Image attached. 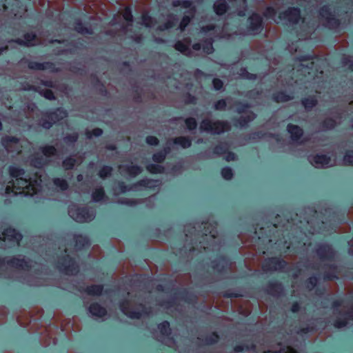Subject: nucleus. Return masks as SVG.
I'll return each instance as SVG.
<instances>
[{
  "instance_id": "1",
  "label": "nucleus",
  "mask_w": 353,
  "mask_h": 353,
  "mask_svg": "<svg viewBox=\"0 0 353 353\" xmlns=\"http://www.w3.org/2000/svg\"><path fill=\"white\" fill-rule=\"evenodd\" d=\"M39 265L32 262L26 261L24 257L12 258L8 260L0 259V276H10L9 273L13 272L17 275H21L23 281L32 286L45 285L43 279L40 276Z\"/></svg>"
},
{
  "instance_id": "2",
  "label": "nucleus",
  "mask_w": 353,
  "mask_h": 353,
  "mask_svg": "<svg viewBox=\"0 0 353 353\" xmlns=\"http://www.w3.org/2000/svg\"><path fill=\"white\" fill-rule=\"evenodd\" d=\"M9 172L12 179V192L15 194L33 196L37 194L42 188L41 176L37 173L34 178L25 176V172L16 166H10Z\"/></svg>"
},
{
  "instance_id": "3",
  "label": "nucleus",
  "mask_w": 353,
  "mask_h": 353,
  "mask_svg": "<svg viewBox=\"0 0 353 353\" xmlns=\"http://www.w3.org/2000/svg\"><path fill=\"white\" fill-rule=\"evenodd\" d=\"M212 38L208 39L207 41L203 44L201 48V43H195L192 46V48H190L191 39L186 38L183 41H179L174 45L176 50L181 52L185 56L193 57L199 55L201 52L204 54H209L213 52L214 48L212 46Z\"/></svg>"
},
{
  "instance_id": "4",
  "label": "nucleus",
  "mask_w": 353,
  "mask_h": 353,
  "mask_svg": "<svg viewBox=\"0 0 353 353\" xmlns=\"http://www.w3.org/2000/svg\"><path fill=\"white\" fill-rule=\"evenodd\" d=\"M203 231L201 236L199 243L203 250H215L219 248V239L217 236L216 224L215 223H202Z\"/></svg>"
},
{
  "instance_id": "5",
  "label": "nucleus",
  "mask_w": 353,
  "mask_h": 353,
  "mask_svg": "<svg viewBox=\"0 0 353 353\" xmlns=\"http://www.w3.org/2000/svg\"><path fill=\"white\" fill-rule=\"evenodd\" d=\"M334 314L336 315L334 326L342 328L349 324H353V307H349L344 303L336 301L333 304Z\"/></svg>"
},
{
  "instance_id": "6",
  "label": "nucleus",
  "mask_w": 353,
  "mask_h": 353,
  "mask_svg": "<svg viewBox=\"0 0 353 353\" xmlns=\"http://www.w3.org/2000/svg\"><path fill=\"white\" fill-rule=\"evenodd\" d=\"M132 15L131 10L129 8H125L123 10L122 17L120 15H118L117 17H114L112 20V26H119L120 32H123L125 34H128L129 37H131L134 41L137 43H139L141 41V35H132L129 33V27L132 26Z\"/></svg>"
},
{
  "instance_id": "7",
  "label": "nucleus",
  "mask_w": 353,
  "mask_h": 353,
  "mask_svg": "<svg viewBox=\"0 0 353 353\" xmlns=\"http://www.w3.org/2000/svg\"><path fill=\"white\" fill-rule=\"evenodd\" d=\"M276 11L272 7L266 8L264 16L268 19H273L276 23H279L285 20L290 24L296 23L301 19L300 10L295 8H289L288 10L281 14L278 18H275Z\"/></svg>"
},
{
  "instance_id": "8",
  "label": "nucleus",
  "mask_w": 353,
  "mask_h": 353,
  "mask_svg": "<svg viewBox=\"0 0 353 353\" xmlns=\"http://www.w3.org/2000/svg\"><path fill=\"white\" fill-rule=\"evenodd\" d=\"M200 130L214 134H219L230 130V124L225 121H212L209 118L204 119L200 124Z\"/></svg>"
},
{
  "instance_id": "9",
  "label": "nucleus",
  "mask_w": 353,
  "mask_h": 353,
  "mask_svg": "<svg viewBox=\"0 0 353 353\" xmlns=\"http://www.w3.org/2000/svg\"><path fill=\"white\" fill-rule=\"evenodd\" d=\"M69 216L77 222H88L95 217L94 210L87 208H79L75 204L70 205L68 209Z\"/></svg>"
},
{
  "instance_id": "10",
  "label": "nucleus",
  "mask_w": 353,
  "mask_h": 353,
  "mask_svg": "<svg viewBox=\"0 0 353 353\" xmlns=\"http://www.w3.org/2000/svg\"><path fill=\"white\" fill-rule=\"evenodd\" d=\"M1 142L6 151L12 154V156L22 152L23 148L30 147V143L27 140L19 139L11 137L3 138Z\"/></svg>"
},
{
  "instance_id": "11",
  "label": "nucleus",
  "mask_w": 353,
  "mask_h": 353,
  "mask_svg": "<svg viewBox=\"0 0 353 353\" xmlns=\"http://www.w3.org/2000/svg\"><path fill=\"white\" fill-rule=\"evenodd\" d=\"M21 239V234L14 229H4L0 233V248L6 249L19 245Z\"/></svg>"
},
{
  "instance_id": "12",
  "label": "nucleus",
  "mask_w": 353,
  "mask_h": 353,
  "mask_svg": "<svg viewBox=\"0 0 353 353\" xmlns=\"http://www.w3.org/2000/svg\"><path fill=\"white\" fill-rule=\"evenodd\" d=\"M120 308L123 314L131 319H140L150 312L142 305H132L128 301L121 303Z\"/></svg>"
},
{
  "instance_id": "13",
  "label": "nucleus",
  "mask_w": 353,
  "mask_h": 353,
  "mask_svg": "<svg viewBox=\"0 0 353 353\" xmlns=\"http://www.w3.org/2000/svg\"><path fill=\"white\" fill-rule=\"evenodd\" d=\"M161 183L158 180L145 179L139 181L130 188H128L123 183H119L118 186L115 188V191L123 193L130 190H139L142 188L152 189L159 187Z\"/></svg>"
},
{
  "instance_id": "14",
  "label": "nucleus",
  "mask_w": 353,
  "mask_h": 353,
  "mask_svg": "<svg viewBox=\"0 0 353 353\" xmlns=\"http://www.w3.org/2000/svg\"><path fill=\"white\" fill-rule=\"evenodd\" d=\"M172 5L174 7L181 6L183 8H189L187 14H185V16L183 17L179 24V29L183 31L190 23L192 19L194 17L196 13V8L194 6H192V2L190 1L176 0L173 1Z\"/></svg>"
},
{
  "instance_id": "15",
  "label": "nucleus",
  "mask_w": 353,
  "mask_h": 353,
  "mask_svg": "<svg viewBox=\"0 0 353 353\" xmlns=\"http://www.w3.org/2000/svg\"><path fill=\"white\" fill-rule=\"evenodd\" d=\"M41 150L42 154L44 156H41V157H34L31 159V163L33 166L36 168H41L48 163V159L53 157L57 153V150L54 146L46 145L41 148Z\"/></svg>"
},
{
  "instance_id": "16",
  "label": "nucleus",
  "mask_w": 353,
  "mask_h": 353,
  "mask_svg": "<svg viewBox=\"0 0 353 353\" xmlns=\"http://www.w3.org/2000/svg\"><path fill=\"white\" fill-rule=\"evenodd\" d=\"M57 268L61 272L68 275H73L79 272V266L70 258L69 254H67V258L59 260Z\"/></svg>"
},
{
  "instance_id": "17",
  "label": "nucleus",
  "mask_w": 353,
  "mask_h": 353,
  "mask_svg": "<svg viewBox=\"0 0 353 353\" xmlns=\"http://www.w3.org/2000/svg\"><path fill=\"white\" fill-rule=\"evenodd\" d=\"M320 16L323 24L329 28L335 29L339 27V21L330 8L323 6L320 10Z\"/></svg>"
},
{
  "instance_id": "18",
  "label": "nucleus",
  "mask_w": 353,
  "mask_h": 353,
  "mask_svg": "<svg viewBox=\"0 0 353 353\" xmlns=\"http://www.w3.org/2000/svg\"><path fill=\"white\" fill-rule=\"evenodd\" d=\"M288 263L278 258H272L265 261L263 265L264 272L270 271H286L288 270Z\"/></svg>"
},
{
  "instance_id": "19",
  "label": "nucleus",
  "mask_w": 353,
  "mask_h": 353,
  "mask_svg": "<svg viewBox=\"0 0 353 353\" xmlns=\"http://www.w3.org/2000/svg\"><path fill=\"white\" fill-rule=\"evenodd\" d=\"M309 161L316 168H325L334 165V161L325 154L310 157Z\"/></svg>"
},
{
  "instance_id": "20",
  "label": "nucleus",
  "mask_w": 353,
  "mask_h": 353,
  "mask_svg": "<svg viewBox=\"0 0 353 353\" xmlns=\"http://www.w3.org/2000/svg\"><path fill=\"white\" fill-rule=\"evenodd\" d=\"M298 59L300 63L296 66L297 72H301L305 77L307 74L311 75L313 73L314 61H310V58L309 57H299Z\"/></svg>"
},
{
  "instance_id": "21",
  "label": "nucleus",
  "mask_w": 353,
  "mask_h": 353,
  "mask_svg": "<svg viewBox=\"0 0 353 353\" xmlns=\"http://www.w3.org/2000/svg\"><path fill=\"white\" fill-rule=\"evenodd\" d=\"M250 25L248 27V33L250 34H256L263 30L262 18L257 14H253L250 18Z\"/></svg>"
},
{
  "instance_id": "22",
  "label": "nucleus",
  "mask_w": 353,
  "mask_h": 353,
  "mask_svg": "<svg viewBox=\"0 0 353 353\" xmlns=\"http://www.w3.org/2000/svg\"><path fill=\"white\" fill-rule=\"evenodd\" d=\"M67 115L68 114L64 110L58 108L54 112L50 114L48 117L51 121H43L41 125L43 128L49 129L53 123L59 121L60 120L65 118Z\"/></svg>"
},
{
  "instance_id": "23",
  "label": "nucleus",
  "mask_w": 353,
  "mask_h": 353,
  "mask_svg": "<svg viewBox=\"0 0 353 353\" xmlns=\"http://www.w3.org/2000/svg\"><path fill=\"white\" fill-rule=\"evenodd\" d=\"M316 254L322 261H331L334 256V252L332 248L327 244L319 245L316 249Z\"/></svg>"
},
{
  "instance_id": "24",
  "label": "nucleus",
  "mask_w": 353,
  "mask_h": 353,
  "mask_svg": "<svg viewBox=\"0 0 353 353\" xmlns=\"http://www.w3.org/2000/svg\"><path fill=\"white\" fill-rule=\"evenodd\" d=\"M119 170L122 175L135 177L142 172V168L134 165H121Z\"/></svg>"
},
{
  "instance_id": "25",
  "label": "nucleus",
  "mask_w": 353,
  "mask_h": 353,
  "mask_svg": "<svg viewBox=\"0 0 353 353\" xmlns=\"http://www.w3.org/2000/svg\"><path fill=\"white\" fill-rule=\"evenodd\" d=\"M89 313L95 319H101L104 321L107 315L105 308L101 306L98 303H92L88 308Z\"/></svg>"
},
{
  "instance_id": "26",
  "label": "nucleus",
  "mask_w": 353,
  "mask_h": 353,
  "mask_svg": "<svg viewBox=\"0 0 353 353\" xmlns=\"http://www.w3.org/2000/svg\"><path fill=\"white\" fill-rule=\"evenodd\" d=\"M246 108L247 106L245 105H243L237 108L238 112L243 113L238 121V123L241 127H245L249 122L252 121L255 118V114L252 112L245 111Z\"/></svg>"
},
{
  "instance_id": "27",
  "label": "nucleus",
  "mask_w": 353,
  "mask_h": 353,
  "mask_svg": "<svg viewBox=\"0 0 353 353\" xmlns=\"http://www.w3.org/2000/svg\"><path fill=\"white\" fill-rule=\"evenodd\" d=\"M232 267L233 265L224 257L220 258L217 262H213V268L220 272L231 270Z\"/></svg>"
},
{
  "instance_id": "28",
  "label": "nucleus",
  "mask_w": 353,
  "mask_h": 353,
  "mask_svg": "<svg viewBox=\"0 0 353 353\" xmlns=\"http://www.w3.org/2000/svg\"><path fill=\"white\" fill-rule=\"evenodd\" d=\"M341 121V116L337 114L333 117L327 118L322 123L321 129L323 130H331L334 128L337 124L340 123Z\"/></svg>"
},
{
  "instance_id": "29",
  "label": "nucleus",
  "mask_w": 353,
  "mask_h": 353,
  "mask_svg": "<svg viewBox=\"0 0 353 353\" xmlns=\"http://www.w3.org/2000/svg\"><path fill=\"white\" fill-rule=\"evenodd\" d=\"M158 330L160 335L157 336V339L162 342L164 341L165 337L170 334V323L168 321H164L158 325Z\"/></svg>"
},
{
  "instance_id": "30",
  "label": "nucleus",
  "mask_w": 353,
  "mask_h": 353,
  "mask_svg": "<svg viewBox=\"0 0 353 353\" xmlns=\"http://www.w3.org/2000/svg\"><path fill=\"white\" fill-rule=\"evenodd\" d=\"M288 131L291 134V138L294 141H298L303 135V130L295 125L289 124Z\"/></svg>"
},
{
  "instance_id": "31",
  "label": "nucleus",
  "mask_w": 353,
  "mask_h": 353,
  "mask_svg": "<svg viewBox=\"0 0 353 353\" xmlns=\"http://www.w3.org/2000/svg\"><path fill=\"white\" fill-rule=\"evenodd\" d=\"M75 241L76 250H81L90 245V240L88 237L82 235H75L74 236Z\"/></svg>"
},
{
  "instance_id": "32",
  "label": "nucleus",
  "mask_w": 353,
  "mask_h": 353,
  "mask_svg": "<svg viewBox=\"0 0 353 353\" xmlns=\"http://www.w3.org/2000/svg\"><path fill=\"white\" fill-rule=\"evenodd\" d=\"M28 66L32 70H43L52 68V64L49 62L38 63L35 61H30L28 63Z\"/></svg>"
},
{
  "instance_id": "33",
  "label": "nucleus",
  "mask_w": 353,
  "mask_h": 353,
  "mask_svg": "<svg viewBox=\"0 0 353 353\" xmlns=\"http://www.w3.org/2000/svg\"><path fill=\"white\" fill-rule=\"evenodd\" d=\"M17 42L28 46H34L37 44L36 36L32 33H27L24 35V41L18 39Z\"/></svg>"
},
{
  "instance_id": "34",
  "label": "nucleus",
  "mask_w": 353,
  "mask_h": 353,
  "mask_svg": "<svg viewBox=\"0 0 353 353\" xmlns=\"http://www.w3.org/2000/svg\"><path fill=\"white\" fill-rule=\"evenodd\" d=\"M214 9L218 15L224 14L228 9V5L225 0L216 1L214 4Z\"/></svg>"
},
{
  "instance_id": "35",
  "label": "nucleus",
  "mask_w": 353,
  "mask_h": 353,
  "mask_svg": "<svg viewBox=\"0 0 353 353\" xmlns=\"http://www.w3.org/2000/svg\"><path fill=\"white\" fill-rule=\"evenodd\" d=\"M268 293L272 296H279L283 292V287L280 283H270L268 289Z\"/></svg>"
},
{
  "instance_id": "36",
  "label": "nucleus",
  "mask_w": 353,
  "mask_h": 353,
  "mask_svg": "<svg viewBox=\"0 0 353 353\" xmlns=\"http://www.w3.org/2000/svg\"><path fill=\"white\" fill-rule=\"evenodd\" d=\"M82 161V159L80 157L77 159L70 157L63 161V167L65 170L72 169L76 164H80Z\"/></svg>"
},
{
  "instance_id": "37",
  "label": "nucleus",
  "mask_w": 353,
  "mask_h": 353,
  "mask_svg": "<svg viewBox=\"0 0 353 353\" xmlns=\"http://www.w3.org/2000/svg\"><path fill=\"white\" fill-rule=\"evenodd\" d=\"M103 291V286L101 285H92L90 286H88L85 292L88 295H92V296H98L101 294Z\"/></svg>"
},
{
  "instance_id": "38",
  "label": "nucleus",
  "mask_w": 353,
  "mask_h": 353,
  "mask_svg": "<svg viewBox=\"0 0 353 353\" xmlns=\"http://www.w3.org/2000/svg\"><path fill=\"white\" fill-rule=\"evenodd\" d=\"M105 197V192L103 187H97L92 194V199L93 201L99 202Z\"/></svg>"
},
{
  "instance_id": "39",
  "label": "nucleus",
  "mask_w": 353,
  "mask_h": 353,
  "mask_svg": "<svg viewBox=\"0 0 353 353\" xmlns=\"http://www.w3.org/2000/svg\"><path fill=\"white\" fill-rule=\"evenodd\" d=\"M177 20V17L175 15L170 14L168 16L167 22L162 26H159L158 29L160 30H165L170 28L174 25Z\"/></svg>"
},
{
  "instance_id": "40",
  "label": "nucleus",
  "mask_w": 353,
  "mask_h": 353,
  "mask_svg": "<svg viewBox=\"0 0 353 353\" xmlns=\"http://www.w3.org/2000/svg\"><path fill=\"white\" fill-rule=\"evenodd\" d=\"M173 142L175 144L180 145L183 148H188L191 145L192 141L189 137H179L175 138Z\"/></svg>"
},
{
  "instance_id": "41",
  "label": "nucleus",
  "mask_w": 353,
  "mask_h": 353,
  "mask_svg": "<svg viewBox=\"0 0 353 353\" xmlns=\"http://www.w3.org/2000/svg\"><path fill=\"white\" fill-rule=\"evenodd\" d=\"M54 185L60 190H67L68 185L65 179L56 178L53 180Z\"/></svg>"
},
{
  "instance_id": "42",
  "label": "nucleus",
  "mask_w": 353,
  "mask_h": 353,
  "mask_svg": "<svg viewBox=\"0 0 353 353\" xmlns=\"http://www.w3.org/2000/svg\"><path fill=\"white\" fill-rule=\"evenodd\" d=\"M274 100L278 103L279 102H285L291 100L292 97L290 95L286 94L283 92H279L274 95Z\"/></svg>"
},
{
  "instance_id": "43",
  "label": "nucleus",
  "mask_w": 353,
  "mask_h": 353,
  "mask_svg": "<svg viewBox=\"0 0 353 353\" xmlns=\"http://www.w3.org/2000/svg\"><path fill=\"white\" fill-rule=\"evenodd\" d=\"M302 103L306 110H310L316 104L314 97H309L302 101Z\"/></svg>"
},
{
  "instance_id": "44",
  "label": "nucleus",
  "mask_w": 353,
  "mask_h": 353,
  "mask_svg": "<svg viewBox=\"0 0 353 353\" xmlns=\"http://www.w3.org/2000/svg\"><path fill=\"white\" fill-rule=\"evenodd\" d=\"M75 30L81 34H92V31L90 28L83 27V24L78 21L74 26Z\"/></svg>"
},
{
  "instance_id": "45",
  "label": "nucleus",
  "mask_w": 353,
  "mask_h": 353,
  "mask_svg": "<svg viewBox=\"0 0 353 353\" xmlns=\"http://www.w3.org/2000/svg\"><path fill=\"white\" fill-rule=\"evenodd\" d=\"M112 168L110 166H103L99 172V176L101 179H105L111 175Z\"/></svg>"
},
{
  "instance_id": "46",
  "label": "nucleus",
  "mask_w": 353,
  "mask_h": 353,
  "mask_svg": "<svg viewBox=\"0 0 353 353\" xmlns=\"http://www.w3.org/2000/svg\"><path fill=\"white\" fill-rule=\"evenodd\" d=\"M119 203L124 204L129 206H134L140 203L139 200L134 199H127V198H123L120 199L118 201Z\"/></svg>"
},
{
  "instance_id": "47",
  "label": "nucleus",
  "mask_w": 353,
  "mask_h": 353,
  "mask_svg": "<svg viewBox=\"0 0 353 353\" xmlns=\"http://www.w3.org/2000/svg\"><path fill=\"white\" fill-rule=\"evenodd\" d=\"M263 353H297V352L290 346L281 347L279 351L267 350Z\"/></svg>"
},
{
  "instance_id": "48",
  "label": "nucleus",
  "mask_w": 353,
  "mask_h": 353,
  "mask_svg": "<svg viewBox=\"0 0 353 353\" xmlns=\"http://www.w3.org/2000/svg\"><path fill=\"white\" fill-rule=\"evenodd\" d=\"M167 153H168V151H166L165 150L164 151H161V152L154 154L153 155L154 161L157 162V163L162 162L165 159Z\"/></svg>"
},
{
  "instance_id": "49",
  "label": "nucleus",
  "mask_w": 353,
  "mask_h": 353,
  "mask_svg": "<svg viewBox=\"0 0 353 353\" xmlns=\"http://www.w3.org/2000/svg\"><path fill=\"white\" fill-rule=\"evenodd\" d=\"M147 170L148 172L151 173H161L163 170V168L161 165L150 164L147 166Z\"/></svg>"
},
{
  "instance_id": "50",
  "label": "nucleus",
  "mask_w": 353,
  "mask_h": 353,
  "mask_svg": "<svg viewBox=\"0 0 353 353\" xmlns=\"http://www.w3.org/2000/svg\"><path fill=\"white\" fill-rule=\"evenodd\" d=\"M227 107V101L225 99H221L216 101L214 105V108L216 110H225Z\"/></svg>"
},
{
  "instance_id": "51",
  "label": "nucleus",
  "mask_w": 353,
  "mask_h": 353,
  "mask_svg": "<svg viewBox=\"0 0 353 353\" xmlns=\"http://www.w3.org/2000/svg\"><path fill=\"white\" fill-rule=\"evenodd\" d=\"M187 128L190 130H194L196 128L197 123L194 118H188L185 121Z\"/></svg>"
},
{
  "instance_id": "52",
  "label": "nucleus",
  "mask_w": 353,
  "mask_h": 353,
  "mask_svg": "<svg viewBox=\"0 0 353 353\" xmlns=\"http://www.w3.org/2000/svg\"><path fill=\"white\" fill-rule=\"evenodd\" d=\"M142 22L146 27H152L154 26V19L145 14L142 16Z\"/></svg>"
},
{
  "instance_id": "53",
  "label": "nucleus",
  "mask_w": 353,
  "mask_h": 353,
  "mask_svg": "<svg viewBox=\"0 0 353 353\" xmlns=\"http://www.w3.org/2000/svg\"><path fill=\"white\" fill-rule=\"evenodd\" d=\"M221 175L225 179H231L233 176L232 170L230 168H224L221 171Z\"/></svg>"
},
{
  "instance_id": "54",
  "label": "nucleus",
  "mask_w": 353,
  "mask_h": 353,
  "mask_svg": "<svg viewBox=\"0 0 353 353\" xmlns=\"http://www.w3.org/2000/svg\"><path fill=\"white\" fill-rule=\"evenodd\" d=\"M343 163L346 165H353V151H350L345 155Z\"/></svg>"
},
{
  "instance_id": "55",
  "label": "nucleus",
  "mask_w": 353,
  "mask_h": 353,
  "mask_svg": "<svg viewBox=\"0 0 353 353\" xmlns=\"http://www.w3.org/2000/svg\"><path fill=\"white\" fill-rule=\"evenodd\" d=\"M78 139L77 133H73L72 134L67 135L64 137V142L67 144L74 143Z\"/></svg>"
},
{
  "instance_id": "56",
  "label": "nucleus",
  "mask_w": 353,
  "mask_h": 353,
  "mask_svg": "<svg viewBox=\"0 0 353 353\" xmlns=\"http://www.w3.org/2000/svg\"><path fill=\"white\" fill-rule=\"evenodd\" d=\"M219 336L216 333H212L209 336L205 339V344H212L218 341Z\"/></svg>"
},
{
  "instance_id": "57",
  "label": "nucleus",
  "mask_w": 353,
  "mask_h": 353,
  "mask_svg": "<svg viewBox=\"0 0 353 353\" xmlns=\"http://www.w3.org/2000/svg\"><path fill=\"white\" fill-rule=\"evenodd\" d=\"M102 130L100 128H95L92 131L86 130V136L88 138H91L92 136L99 137L102 134Z\"/></svg>"
},
{
  "instance_id": "58",
  "label": "nucleus",
  "mask_w": 353,
  "mask_h": 353,
  "mask_svg": "<svg viewBox=\"0 0 353 353\" xmlns=\"http://www.w3.org/2000/svg\"><path fill=\"white\" fill-rule=\"evenodd\" d=\"M215 27L212 25L207 26L205 27H203L201 28V32L203 33H207L210 32L209 35L215 37V32H216L215 30Z\"/></svg>"
},
{
  "instance_id": "59",
  "label": "nucleus",
  "mask_w": 353,
  "mask_h": 353,
  "mask_svg": "<svg viewBox=\"0 0 353 353\" xmlns=\"http://www.w3.org/2000/svg\"><path fill=\"white\" fill-rule=\"evenodd\" d=\"M240 72V76L244 79H254L256 78V75L249 73L245 68H241Z\"/></svg>"
},
{
  "instance_id": "60",
  "label": "nucleus",
  "mask_w": 353,
  "mask_h": 353,
  "mask_svg": "<svg viewBox=\"0 0 353 353\" xmlns=\"http://www.w3.org/2000/svg\"><path fill=\"white\" fill-rule=\"evenodd\" d=\"M191 230H194V232H195L196 231L195 226H192V225H186L184 228V232L185 233L186 237L188 238L190 236L191 238V241H192V236L193 235V233L191 232Z\"/></svg>"
},
{
  "instance_id": "61",
  "label": "nucleus",
  "mask_w": 353,
  "mask_h": 353,
  "mask_svg": "<svg viewBox=\"0 0 353 353\" xmlns=\"http://www.w3.org/2000/svg\"><path fill=\"white\" fill-rule=\"evenodd\" d=\"M228 150V146L225 144H221L214 148V152L219 154L224 153Z\"/></svg>"
},
{
  "instance_id": "62",
  "label": "nucleus",
  "mask_w": 353,
  "mask_h": 353,
  "mask_svg": "<svg viewBox=\"0 0 353 353\" xmlns=\"http://www.w3.org/2000/svg\"><path fill=\"white\" fill-rule=\"evenodd\" d=\"M41 94L43 95V97L48 99H54V96L52 90L46 89L42 91Z\"/></svg>"
},
{
  "instance_id": "63",
  "label": "nucleus",
  "mask_w": 353,
  "mask_h": 353,
  "mask_svg": "<svg viewBox=\"0 0 353 353\" xmlns=\"http://www.w3.org/2000/svg\"><path fill=\"white\" fill-rule=\"evenodd\" d=\"M317 278L315 276H312L308 279L307 282V288L310 290H312L317 283Z\"/></svg>"
},
{
  "instance_id": "64",
  "label": "nucleus",
  "mask_w": 353,
  "mask_h": 353,
  "mask_svg": "<svg viewBox=\"0 0 353 353\" xmlns=\"http://www.w3.org/2000/svg\"><path fill=\"white\" fill-rule=\"evenodd\" d=\"M343 63L349 65V68L353 70V57H345L343 58Z\"/></svg>"
}]
</instances>
